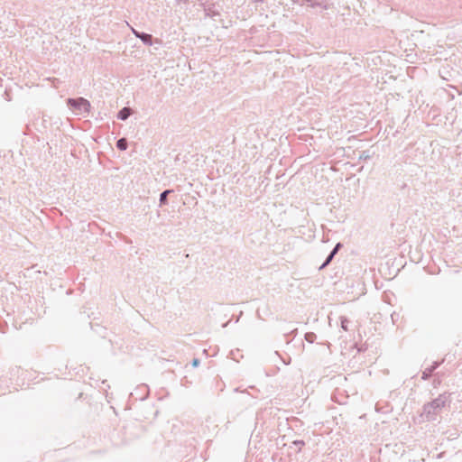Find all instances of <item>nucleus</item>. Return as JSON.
Listing matches in <instances>:
<instances>
[{"instance_id":"obj_6","label":"nucleus","mask_w":462,"mask_h":462,"mask_svg":"<svg viewBox=\"0 0 462 462\" xmlns=\"http://www.w3.org/2000/svg\"><path fill=\"white\" fill-rule=\"evenodd\" d=\"M172 192L173 189H165L160 194L159 203L161 207L168 203V195L171 194Z\"/></svg>"},{"instance_id":"obj_14","label":"nucleus","mask_w":462,"mask_h":462,"mask_svg":"<svg viewBox=\"0 0 462 462\" xmlns=\"http://www.w3.org/2000/svg\"><path fill=\"white\" fill-rule=\"evenodd\" d=\"M341 246L342 245L340 243H337L329 254H333V257H335V255L337 254Z\"/></svg>"},{"instance_id":"obj_8","label":"nucleus","mask_w":462,"mask_h":462,"mask_svg":"<svg viewBox=\"0 0 462 462\" xmlns=\"http://www.w3.org/2000/svg\"><path fill=\"white\" fill-rule=\"evenodd\" d=\"M317 338V336L315 333L313 332H308L305 334V339L309 342V343H313Z\"/></svg>"},{"instance_id":"obj_19","label":"nucleus","mask_w":462,"mask_h":462,"mask_svg":"<svg viewBox=\"0 0 462 462\" xmlns=\"http://www.w3.org/2000/svg\"><path fill=\"white\" fill-rule=\"evenodd\" d=\"M289 360H291V358H289ZM283 362H284V365H287L290 363V361L286 362L285 360H283Z\"/></svg>"},{"instance_id":"obj_18","label":"nucleus","mask_w":462,"mask_h":462,"mask_svg":"<svg viewBox=\"0 0 462 462\" xmlns=\"http://www.w3.org/2000/svg\"><path fill=\"white\" fill-rule=\"evenodd\" d=\"M131 30H132L133 34H134L136 38H137V35H139L140 33H142L141 32H139V31H137V30L134 29V28H131Z\"/></svg>"},{"instance_id":"obj_1","label":"nucleus","mask_w":462,"mask_h":462,"mask_svg":"<svg viewBox=\"0 0 462 462\" xmlns=\"http://www.w3.org/2000/svg\"><path fill=\"white\" fill-rule=\"evenodd\" d=\"M450 394L444 393L439 394L437 398L431 402H427L422 407L420 418L424 421H435L439 415L442 412L443 409L450 404Z\"/></svg>"},{"instance_id":"obj_12","label":"nucleus","mask_w":462,"mask_h":462,"mask_svg":"<svg viewBox=\"0 0 462 462\" xmlns=\"http://www.w3.org/2000/svg\"><path fill=\"white\" fill-rule=\"evenodd\" d=\"M347 324H348V319L346 318H345V317H341V328L345 331L348 330Z\"/></svg>"},{"instance_id":"obj_7","label":"nucleus","mask_w":462,"mask_h":462,"mask_svg":"<svg viewBox=\"0 0 462 462\" xmlns=\"http://www.w3.org/2000/svg\"><path fill=\"white\" fill-rule=\"evenodd\" d=\"M127 147H128V143L125 138H120L116 142V148L119 149L120 151H125L127 149Z\"/></svg>"},{"instance_id":"obj_16","label":"nucleus","mask_w":462,"mask_h":462,"mask_svg":"<svg viewBox=\"0 0 462 462\" xmlns=\"http://www.w3.org/2000/svg\"><path fill=\"white\" fill-rule=\"evenodd\" d=\"M341 246L342 245L340 243H337L329 254H333V257H335V255L337 254Z\"/></svg>"},{"instance_id":"obj_13","label":"nucleus","mask_w":462,"mask_h":462,"mask_svg":"<svg viewBox=\"0 0 462 462\" xmlns=\"http://www.w3.org/2000/svg\"><path fill=\"white\" fill-rule=\"evenodd\" d=\"M341 246L342 245L340 243H337L329 254H333V257H335V255L337 254Z\"/></svg>"},{"instance_id":"obj_5","label":"nucleus","mask_w":462,"mask_h":462,"mask_svg":"<svg viewBox=\"0 0 462 462\" xmlns=\"http://www.w3.org/2000/svg\"><path fill=\"white\" fill-rule=\"evenodd\" d=\"M137 38L140 39L145 45L151 46L152 44V36L151 34L142 32L137 35Z\"/></svg>"},{"instance_id":"obj_3","label":"nucleus","mask_w":462,"mask_h":462,"mask_svg":"<svg viewBox=\"0 0 462 462\" xmlns=\"http://www.w3.org/2000/svg\"><path fill=\"white\" fill-rule=\"evenodd\" d=\"M441 362L435 361L433 362L432 365L430 367L426 368L421 374L422 380H428L432 373L440 365Z\"/></svg>"},{"instance_id":"obj_17","label":"nucleus","mask_w":462,"mask_h":462,"mask_svg":"<svg viewBox=\"0 0 462 462\" xmlns=\"http://www.w3.org/2000/svg\"><path fill=\"white\" fill-rule=\"evenodd\" d=\"M191 364L193 367H197L199 365V360L198 358H194Z\"/></svg>"},{"instance_id":"obj_4","label":"nucleus","mask_w":462,"mask_h":462,"mask_svg":"<svg viewBox=\"0 0 462 462\" xmlns=\"http://www.w3.org/2000/svg\"><path fill=\"white\" fill-rule=\"evenodd\" d=\"M132 113H133L132 108H130L128 106L123 107L118 112L117 118L122 120V121H125V120L128 119V117L132 115Z\"/></svg>"},{"instance_id":"obj_9","label":"nucleus","mask_w":462,"mask_h":462,"mask_svg":"<svg viewBox=\"0 0 462 462\" xmlns=\"http://www.w3.org/2000/svg\"><path fill=\"white\" fill-rule=\"evenodd\" d=\"M333 254H328L326 258V260L324 261V263L320 265L319 267V270H322L324 269L325 267H327L330 263L331 261L333 260Z\"/></svg>"},{"instance_id":"obj_2","label":"nucleus","mask_w":462,"mask_h":462,"mask_svg":"<svg viewBox=\"0 0 462 462\" xmlns=\"http://www.w3.org/2000/svg\"><path fill=\"white\" fill-rule=\"evenodd\" d=\"M67 103L69 106L79 115L88 112L90 108V103L84 97L69 98Z\"/></svg>"},{"instance_id":"obj_10","label":"nucleus","mask_w":462,"mask_h":462,"mask_svg":"<svg viewBox=\"0 0 462 462\" xmlns=\"http://www.w3.org/2000/svg\"><path fill=\"white\" fill-rule=\"evenodd\" d=\"M370 158H371V154H370L369 151H363V152H361V153L359 155V160L365 161Z\"/></svg>"},{"instance_id":"obj_21","label":"nucleus","mask_w":462,"mask_h":462,"mask_svg":"<svg viewBox=\"0 0 462 462\" xmlns=\"http://www.w3.org/2000/svg\"><path fill=\"white\" fill-rule=\"evenodd\" d=\"M254 2H263V0H254Z\"/></svg>"},{"instance_id":"obj_15","label":"nucleus","mask_w":462,"mask_h":462,"mask_svg":"<svg viewBox=\"0 0 462 462\" xmlns=\"http://www.w3.org/2000/svg\"><path fill=\"white\" fill-rule=\"evenodd\" d=\"M341 246L342 245L340 243H337L329 254H333V257H335V255L337 254Z\"/></svg>"},{"instance_id":"obj_11","label":"nucleus","mask_w":462,"mask_h":462,"mask_svg":"<svg viewBox=\"0 0 462 462\" xmlns=\"http://www.w3.org/2000/svg\"><path fill=\"white\" fill-rule=\"evenodd\" d=\"M292 445L297 447V451H300L301 448L305 445V442L303 440H294Z\"/></svg>"},{"instance_id":"obj_20","label":"nucleus","mask_w":462,"mask_h":462,"mask_svg":"<svg viewBox=\"0 0 462 462\" xmlns=\"http://www.w3.org/2000/svg\"><path fill=\"white\" fill-rule=\"evenodd\" d=\"M229 321L223 325V327H226L228 325Z\"/></svg>"}]
</instances>
